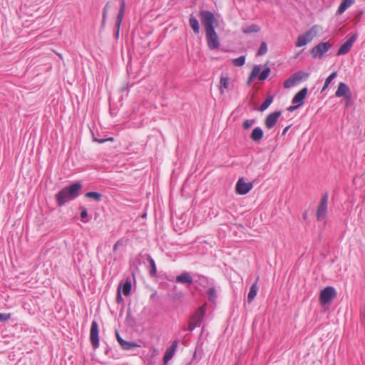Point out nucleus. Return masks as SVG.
Returning <instances> with one entry per match:
<instances>
[{
    "label": "nucleus",
    "mask_w": 365,
    "mask_h": 365,
    "mask_svg": "<svg viewBox=\"0 0 365 365\" xmlns=\"http://www.w3.org/2000/svg\"><path fill=\"white\" fill-rule=\"evenodd\" d=\"M200 16L202 24L205 29L207 46L210 49H216L220 46L219 38L214 28L215 18L214 14L210 11H200Z\"/></svg>",
    "instance_id": "1"
},
{
    "label": "nucleus",
    "mask_w": 365,
    "mask_h": 365,
    "mask_svg": "<svg viewBox=\"0 0 365 365\" xmlns=\"http://www.w3.org/2000/svg\"><path fill=\"white\" fill-rule=\"evenodd\" d=\"M81 184L79 182L73 183L66 187L56 195V200L58 206H63L66 202L74 200L79 195L81 189Z\"/></svg>",
    "instance_id": "2"
},
{
    "label": "nucleus",
    "mask_w": 365,
    "mask_h": 365,
    "mask_svg": "<svg viewBox=\"0 0 365 365\" xmlns=\"http://www.w3.org/2000/svg\"><path fill=\"white\" fill-rule=\"evenodd\" d=\"M205 314V307L203 305L199 307L190 318L187 329L192 331L195 328L199 327L201 325Z\"/></svg>",
    "instance_id": "3"
},
{
    "label": "nucleus",
    "mask_w": 365,
    "mask_h": 365,
    "mask_svg": "<svg viewBox=\"0 0 365 365\" xmlns=\"http://www.w3.org/2000/svg\"><path fill=\"white\" fill-rule=\"evenodd\" d=\"M317 26H313L304 34H301L298 36L296 41V46L302 47L307 45L309 42L312 41V39L317 36Z\"/></svg>",
    "instance_id": "4"
},
{
    "label": "nucleus",
    "mask_w": 365,
    "mask_h": 365,
    "mask_svg": "<svg viewBox=\"0 0 365 365\" xmlns=\"http://www.w3.org/2000/svg\"><path fill=\"white\" fill-rule=\"evenodd\" d=\"M336 291L333 287H327L322 289L319 295V302L322 305L324 306L329 304L336 297Z\"/></svg>",
    "instance_id": "5"
},
{
    "label": "nucleus",
    "mask_w": 365,
    "mask_h": 365,
    "mask_svg": "<svg viewBox=\"0 0 365 365\" xmlns=\"http://www.w3.org/2000/svg\"><path fill=\"white\" fill-rule=\"evenodd\" d=\"M328 193H324L317 210V219L318 221H322L324 220L327 217L328 209Z\"/></svg>",
    "instance_id": "6"
},
{
    "label": "nucleus",
    "mask_w": 365,
    "mask_h": 365,
    "mask_svg": "<svg viewBox=\"0 0 365 365\" xmlns=\"http://www.w3.org/2000/svg\"><path fill=\"white\" fill-rule=\"evenodd\" d=\"M261 68H262V66H259V65H257V66H255L252 68V71L249 76V78H248V83H250L251 81H252L254 80L255 78H256L258 75H259V81H264V80H266L269 73H270V68L267 67L266 68H264L261 73Z\"/></svg>",
    "instance_id": "7"
},
{
    "label": "nucleus",
    "mask_w": 365,
    "mask_h": 365,
    "mask_svg": "<svg viewBox=\"0 0 365 365\" xmlns=\"http://www.w3.org/2000/svg\"><path fill=\"white\" fill-rule=\"evenodd\" d=\"M331 48L329 42H321L311 50V54L314 58H321Z\"/></svg>",
    "instance_id": "8"
},
{
    "label": "nucleus",
    "mask_w": 365,
    "mask_h": 365,
    "mask_svg": "<svg viewBox=\"0 0 365 365\" xmlns=\"http://www.w3.org/2000/svg\"><path fill=\"white\" fill-rule=\"evenodd\" d=\"M98 324L96 321H93L90 330V341L93 349L99 346Z\"/></svg>",
    "instance_id": "9"
},
{
    "label": "nucleus",
    "mask_w": 365,
    "mask_h": 365,
    "mask_svg": "<svg viewBox=\"0 0 365 365\" xmlns=\"http://www.w3.org/2000/svg\"><path fill=\"white\" fill-rule=\"evenodd\" d=\"M253 187L252 182H246L244 178H240L236 183V192L239 195H246Z\"/></svg>",
    "instance_id": "10"
},
{
    "label": "nucleus",
    "mask_w": 365,
    "mask_h": 365,
    "mask_svg": "<svg viewBox=\"0 0 365 365\" xmlns=\"http://www.w3.org/2000/svg\"><path fill=\"white\" fill-rule=\"evenodd\" d=\"M357 35L354 34L349 37L339 48L337 51L338 56L345 55L349 52L354 43L356 40Z\"/></svg>",
    "instance_id": "11"
},
{
    "label": "nucleus",
    "mask_w": 365,
    "mask_h": 365,
    "mask_svg": "<svg viewBox=\"0 0 365 365\" xmlns=\"http://www.w3.org/2000/svg\"><path fill=\"white\" fill-rule=\"evenodd\" d=\"M125 9V0H121L120 1V9L118 11V14L117 15L116 21H115V36L116 38L119 36V31H120V27L124 16Z\"/></svg>",
    "instance_id": "12"
},
{
    "label": "nucleus",
    "mask_w": 365,
    "mask_h": 365,
    "mask_svg": "<svg viewBox=\"0 0 365 365\" xmlns=\"http://www.w3.org/2000/svg\"><path fill=\"white\" fill-rule=\"evenodd\" d=\"M282 112L280 110L274 111L269 114L264 120V125L267 129L272 128L277 123L278 118L281 115Z\"/></svg>",
    "instance_id": "13"
},
{
    "label": "nucleus",
    "mask_w": 365,
    "mask_h": 365,
    "mask_svg": "<svg viewBox=\"0 0 365 365\" xmlns=\"http://www.w3.org/2000/svg\"><path fill=\"white\" fill-rule=\"evenodd\" d=\"M308 88L307 87L303 88L299 92H297L292 100V104H297V106H302L304 103V101L307 95Z\"/></svg>",
    "instance_id": "14"
},
{
    "label": "nucleus",
    "mask_w": 365,
    "mask_h": 365,
    "mask_svg": "<svg viewBox=\"0 0 365 365\" xmlns=\"http://www.w3.org/2000/svg\"><path fill=\"white\" fill-rule=\"evenodd\" d=\"M335 95L336 97H344L345 98H351V93L350 89L349 86L343 83L340 82L339 83L337 90L335 93Z\"/></svg>",
    "instance_id": "15"
},
{
    "label": "nucleus",
    "mask_w": 365,
    "mask_h": 365,
    "mask_svg": "<svg viewBox=\"0 0 365 365\" xmlns=\"http://www.w3.org/2000/svg\"><path fill=\"white\" fill-rule=\"evenodd\" d=\"M116 339L118 341V343L120 344V345L121 346V347L125 349V350H131L135 347H138V345L135 343H133V342H131V341H125L123 340L119 333L118 331H116Z\"/></svg>",
    "instance_id": "16"
},
{
    "label": "nucleus",
    "mask_w": 365,
    "mask_h": 365,
    "mask_svg": "<svg viewBox=\"0 0 365 365\" xmlns=\"http://www.w3.org/2000/svg\"><path fill=\"white\" fill-rule=\"evenodd\" d=\"M175 282L177 283L191 284L193 282V279L190 273L183 272L182 274L177 276Z\"/></svg>",
    "instance_id": "17"
},
{
    "label": "nucleus",
    "mask_w": 365,
    "mask_h": 365,
    "mask_svg": "<svg viewBox=\"0 0 365 365\" xmlns=\"http://www.w3.org/2000/svg\"><path fill=\"white\" fill-rule=\"evenodd\" d=\"M178 346V341H174L171 346L166 350L165 355L163 356V360L165 363L169 361L173 356L175 350Z\"/></svg>",
    "instance_id": "18"
},
{
    "label": "nucleus",
    "mask_w": 365,
    "mask_h": 365,
    "mask_svg": "<svg viewBox=\"0 0 365 365\" xmlns=\"http://www.w3.org/2000/svg\"><path fill=\"white\" fill-rule=\"evenodd\" d=\"M264 132L260 127H256L252 130L250 138L255 142H259L263 138Z\"/></svg>",
    "instance_id": "19"
},
{
    "label": "nucleus",
    "mask_w": 365,
    "mask_h": 365,
    "mask_svg": "<svg viewBox=\"0 0 365 365\" xmlns=\"http://www.w3.org/2000/svg\"><path fill=\"white\" fill-rule=\"evenodd\" d=\"M354 0H343L339 6L338 7L336 14L341 15L347 9H349L353 4Z\"/></svg>",
    "instance_id": "20"
},
{
    "label": "nucleus",
    "mask_w": 365,
    "mask_h": 365,
    "mask_svg": "<svg viewBox=\"0 0 365 365\" xmlns=\"http://www.w3.org/2000/svg\"><path fill=\"white\" fill-rule=\"evenodd\" d=\"M189 24L193 32L198 34L200 33V24L197 19L193 14L190 15Z\"/></svg>",
    "instance_id": "21"
},
{
    "label": "nucleus",
    "mask_w": 365,
    "mask_h": 365,
    "mask_svg": "<svg viewBox=\"0 0 365 365\" xmlns=\"http://www.w3.org/2000/svg\"><path fill=\"white\" fill-rule=\"evenodd\" d=\"M230 78L222 76L220 81L219 89L221 94L225 93V89H228L230 86Z\"/></svg>",
    "instance_id": "22"
},
{
    "label": "nucleus",
    "mask_w": 365,
    "mask_h": 365,
    "mask_svg": "<svg viewBox=\"0 0 365 365\" xmlns=\"http://www.w3.org/2000/svg\"><path fill=\"white\" fill-rule=\"evenodd\" d=\"M309 74L303 71H297L292 75L294 82L297 83L300 81L305 80L309 77Z\"/></svg>",
    "instance_id": "23"
},
{
    "label": "nucleus",
    "mask_w": 365,
    "mask_h": 365,
    "mask_svg": "<svg viewBox=\"0 0 365 365\" xmlns=\"http://www.w3.org/2000/svg\"><path fill=\"white\" fill-rule=\"evenodd\" d=\"M257 291H258L257 284V283H254L251 286L250 292L247 295V302L249 303L252 302L254 300V299L255 298V297L257 294Z\"/></svg>",
    "instance_id": "24"
},
{
    "label": "nucleus",
    "mask_w": 365,
    "mask_h": 365,
    "mask_svg": "<svg viewBox=\"0 0 365 365\" xmlns=\"http://www.w3.org/2000/svg\"><path fill=\"white\" fill-rule=\"evenodd\" d=\"M260 30V27L257 24H251L248 26L243 27L242 31L244 34H250L252 33H257Z\"/></svg>",
    "instance_id": "25"
},
{
    "label": "nucleus",
    "mask_w": 365,
    "mask_h": 365,
    "mask_svg": "<svg viewBox=\"0 0 365 365\" xmlns=\"http://www.w3.org/2000/svg\"><path fill=\"white\" fill-rule=\"evenodd\" d=\"M148 260L150 264V269H149L150 275L151 277H154L156 275V273H157V268H156L155 262L154 259L150 256L148 257Z\"/></svg>",
    "instance_id": "26"
},
{
    "label": "nucleus",
    "mask_w": 365,
    "mask_h": 365,
    "mask_svg": "<svg viewBox=\"0 0 365 365\" xmlns=\"http://www.w3.org/2000/svg\"><path fill=\"white\" fill-rule=\"evenodd\" d=\"M207 297L210 302H215L217 294L215 287H210L207 291Z\"/></svg>",
    "instance_id": "27"
},
{
    "label": "nucleus",
    "mask_w": 365,
    "mask_h": 365,
    "mask_svg": "<svg viewBox=\"0 0 365 365\" xmlns=\"http://www.w3.org/2000/svg\"><path fill=\"white\" fill-rule=\"evenodd\" d=\"M273 101V97L272 96H268L264 102L260 105L259 110L260 111L265 110L272 103Z\"/></svg>",
    "instance_id": "28"
},
{
    "label": "nucleus",
    "mask_w": 365,
    "mask_h": 365,
    "mask_svg": "<svg viewBox=\"0 0 365 365\" xmlns=\"http://www.w3.org/2000/svg\"><path fill=\"white\" fill-rule=\"evenodd\" d=\"M86 197L94 200L96 202L101 200L102 195L98 192H88L86 194Z\"/></svg>",
    "instance_id": "29"
},
{
    "label": "nucleus",
    "mask_w": 365,
    "mask_h": 365,
    "mask_svg": "<svg viewBox=\"0 0 365 365\" xmlns=\"http://www.w3.org/2000/svg\"><path fill=\"white\" fill-rule=\"evenodd\" d=\"M245 56H241L237 58H234L232 59V64L235 66H242L245 64Z\"/></svg>",
    "instance_id": "30"
},
{
    "label": "nucleus",
    "mask_w": 365,
    "mask_h": 365,
    "mask_svg": "<svg viewBox=\"0 0 365 365\" xmlns=\"http://www.w3.org/2000/svg\"><path fill=\"white\" fill-rule=\"evenodd\" d=\"M267 52V45L266 42L263 41L260 43L259 50L257 51V56H261L264 55Z\"/></svg>",
    "instance_id": "31"
},
{
    "label": "nucleus",
    "mask_w": 365,
    "mask_h": 365,
    "mask_svg": "<svg viewBox=\"0 0 365 365\" xmlns=\"http://www.w3.org/2000/svg\"><path fill=\"white\" fill-rule=\"evenodd\" d=\"M131 290L130 282L126 281L123 285V293L124 295L128 296L130 294Z\"/></svg>",
    "instance_id": "32"
},
{
    "label": "nucleus",
    "mask_w": 365,
    "mask_h": 365,
    "mask_svg": "<svg viewBox=\"0 0 365 365\" xmlns=\"http://www.w3.org/2000/svg\"><path fill=\"white\" fill-rule=\"evenodd\" d=\"M255 123V120H254V119L246 120L243 122L242 126L245 130H247L250 128H251Z\"/></svg>",
    "instance_id": "33"
},
{
    "label": "nucleus",
    "mask_w": 365,
    "mask_h": 365,
    "mask_svg": "<svg viewBox=\"0 0 365 365\" xmlns=\"http://www.w3.org/2000/svg\"><path fill=\"white\" fill-rule=\"evenodd\" d=\"M296 83L294 82L292 76H291L288 79H287L284 83V86L285 88H290L294 86Z\"/></svg>",
    "instance_id": "34"
},
{
    "label": "nucleus",
    "mask_w": 365,
    "mask_h": 365,
    "mask_svg": "<svg viewBox=\"0 0 365 365\" xmlns=\"http://www.w3.org/2000/svg\"><path fill=\"white\" fill-rule=\"evenodd\" d=\"M108 7H109V2H108L106 4V6H104L103 10V21H102L103 24H104L106 22V17H107V13L108 11Z\"/></svg>",
    "instance_id": "35"
},
{
    "label": "nucleus",
    "mask_w": 365,
    "mask_h": 365,
    "mask_svg": "<svg viewBox=\"0 0 365 365\" xmlns=\"http://www.w3.org/2000/svg\"><path fill=\"white\" fill-rule=\"evenodd\" d=\"M11 318V314L0 313V322H6Z\"/></svg>",
    "instance_id": "36"
},
{
    "label": "nucleus",
    "mask_w": 365,
    "mask_h": 365,
    "mask_svg": "<svg viewBox=\"0 0 365 365\" xmlns=\"http://www.w3.org/2000/svg\"><path fill=\"white\" fill-rule=\"evenodd\" d=\"M336 71H334L331 73L326 79L325 82L327 83H331V82L333 81V79L336 76Z\"/></svg>",
    "instance_id": "37"
},
{
    "label": "nucleus",
    "mask_w": 365,
    "mask_h": 365,
    "mask_svg": "<svg viewBox=\"0 0 365 365\" xmlns=\"http://www.w3.org/2000/svg\"><path fill=\"white\" fill-rule=\"evenodd\" d=\"M88 217V212L86 208H82L81 212V217L82 220Z\"/></svg>",
    "instance_id": "38"
},
{
    "label": "nucleus",
    "mask_w": 365,
    "mask_h": 365,
    "mask_svg": "<svg viewBox=\"0 0 365 365\" xmlns=\"http://www.w3.org/2000/svg\"><path fill=\"white\" fill-rule=\"evenodd\" d=\"M300 106H297V104H293V106H289L287 110L289 111H294V110L297 109Z\"/></svg>",
    "instance_id": "39"
},
{
    "label": "nucleus",
    "mask_w": 365,
    "mask_h": 365,
    "mask_svg": "<svg viewBox=\"0 0 365 365\" xmlns=\"http://www.w3.org/2000/svg\"><path fill=\"white\" fill-rule=\"evenodd\" d=\"M120 244V240H118V242H117L113 245V251H114V252L117 250L118 247V245H119Z\"/></svg>",
    "instance_id": "40"
},
{
    "label": "nucleus",
    "mask_w": 365,
    "mask_h": 365,
    "mask_svg": "<svg viewBox=\"0 0 365 365\" xmlns=\"http://www.w3.org/2000/svg\"><path fill=\"white\" fill-rule=\"evenodd\" d=\"M121 293H120V288H118V294H117V300L119 301L120 299H121Z\"/></svg>",
    "instance_id": "41"
},
{
    "label": "nucleus",
    "mask_w": 365,
    "mask_h": 365,
    "mask_svg": "<svg viewBox=\"0 0 365 365\" xmlns=\"http://www.w3.org/2000/svg\"><path fill=\"white\" fill-rule=\"evenodd\" d=\"M289 128H290V125L287 126V127L283 130V131H282V135H284L287 133V132L288 131V130L289 129Z\"/></svg>",
    "instance_id": "42"
},
{
    "label": "nucleus",
    "mask_w": 365,
    "mask_h": 365,
    "mask_svg": "<svg viewBox=\"0 0 365 365\" xmlns=\"http://www.w3.org/2000/svg\"><path fill=\"white\" fill-rule=\"evenodd\" d=\"M94 140H95V141H96V142H98V143H103L106 142L107 140H106V139H101V140H98V139H97V138H94Z\"/></svg>",
    "instance_id": "43"
},
{
    "label": "nucleus",
    "mask_w": 365,
    "mask_h": 365,
    "mask_svg": "<svg viewBox=\"0 0 365 365\" xmlns=\"http://www.w3.org/2000/svg\"><path fill=\"white\" fill-rule=\"evenodd\" d=\"M329 83H326V82H325V83H324V86H323V88H322V92H323L324 91H325V90L329 87Z\"/></svg>",
    "instance_id": "44"
},
{
    "label": "nucleus",
    "mask_w": 365,
    "mask_h": 365,
    "mask_svg": "<svg viewBox=\"0 0 365 365\" xmlns=\"http://www.w3.org/2000/svg\"><path fill=\"white\" fill-rule=\"evenodd\" d=\"M202 280H203V281H205V280H206V278H205V277H202Z\"/></svg>",
    "instance_id": "45"
}]
</instances>
